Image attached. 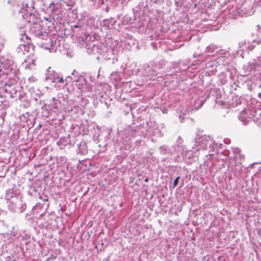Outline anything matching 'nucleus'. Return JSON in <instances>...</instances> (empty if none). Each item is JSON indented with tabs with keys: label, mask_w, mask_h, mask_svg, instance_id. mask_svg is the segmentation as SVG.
Wrapping results in <instances>:
<instances>
[{
	"label": "nucleus",
	"mask_w": 261,
	"mask_h": 261,
	"mask_svg": "<svg viewBox=\"0 0 261 261\" xmlns=\"http://www.w3.org/2000/svg\"><path fill=\"white\" fill-rule=\"evenodd\" d=\"M20 39L24 42L23 44L31 43V39L25 34V32L23 29L20 30Z\"/></svg>",
	"instance_id": "nucleus-2"
},
{
	"label": "nucleus",
	"mask_w": 261,
	"mask_h": 261,
	"mask_svg": "<svg viewBox=\"0 0 261 261\" xmlns=\"http://www.w3.org/2000/svg\"><path fill=\"white\" fill-rule=\"evenodd\" d=\"M27 21L30 24H36L39 21V19L35 14H30Z\"/></svg>",
	"instance_id": "nucleus-3"
},
{
	"label": "nucleus",
	"mask_w": 261,
	"mask_h": 261,
	"mask_svg": "<svg viewBox=\"0 0 261 261\" xmlns=\"http://www.w3.org/2000/svg\"><path fill=\"white\" fill-rule=\"evenodd\" d=\"M64 81V80L63 79V77H61L59 80V82L60 83H63Z\"/></svg>",
	"instance_id": "nucleus-7"
},
{
	"label": "nucleus",
	"mask_w": 261,
	"mask_h": 261,
	"mask_svg": "<svg viewBox=\"0 0 261 261\" xmlns=\"http://www.w3.org/2000/svg\"><path fill=\"white\" fill-rule=\"evenodd\" d=\"M77 0H65L64 4L67 7L68 10H71L76 4Z\"/></svg>",
	"instance_id": "nucleus-5"
},
{
	"label": "nucleus",
	"mask_w": 261,
	"mask_h": 261,
	"mask_svg": "<svg viewBox=\"0 0 261 261\" xmlns=\"http://www.w3.org/2000/svg\"><path fill=\"white\" fill-rule=\"evenodd\" d=\"M145 182H148V178H146L145 180H144Z\"/></svg>",
	"instance_id": "nucleus-9"
},
{
	"label": "nucleus",
	"mask_w": 261,
	"mask_h": 261,
	"mask_svg": "<svg viewBox=\"0 0 261 261\" xmlns=\"http://www.w3.org/2000/svg\"><path fill=\"white\" fill-rule=\"evenodd\" d=\"M51 6H53V7H54V3H52L50 5V7H51Z\"/></svg>",
	"instance_id": "nucleus-8"
},
{
	"label": "nucleus",
	"mask_w": 261,
	"mask_h": 261,
	"mask_svg": "<svg viewBox=\"0 0 261 261\" xmlns=\"http://www.w3.org/2000/svg\"><path fill=\"white\" fill-rule=\"evenodd\" d=\"M19 46L23 55H27V53H29L31 48L30 43L21 44Z\"/></svg>",
	"instance_id": "nucleus-4"
},
{
	"label": "nucleus",
	"mask_w": 261,
	"mask_h": 261,
	"mask_svg": "<svg viewBox=\"0 0 261 261\" xmlns=\"http://www.w3.org/2000/svg\"><path fill=\"white\" fill-rule=\"evenodd\" d=\"M74 27H75V28H77L78 27H77V25H74Z\"/></svg>",
	"instance_id": "nucleus-10"
},
{
	"label": "nucleus",
	"mask_w": 261,
	"mask_h": 261,
	"mask_svg": "<svg viewBox=\"0 0 261 261\" xmlns=\"http://www.w3.org/2000/svg\"><path fill=\"white\" fill-rule=\"evenodd\" d=\"M179 178V177L178 176L175 179L174 182H173L174 187H175L177 185Z\"/></svg>",
	"instance_id": "nucleus-6"
},
{
	"label": "nucleus",
	"mask_w": 261,
	"mask_h": 261,
	"mask_svg": "<svg viewBox=\"0 0 261 261\" xmlns=\"http://www.w3.org/2000/svg\"><path fill=\"white\" fill-rule=\"evenodd\" d=\"M210 137L205 135L197 137L195 139L196 146H199V149H205L207 147Z\"/></svg>",
	"instance_id": "nucleus-1"
}]
</instances>
